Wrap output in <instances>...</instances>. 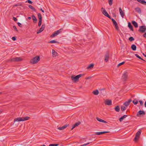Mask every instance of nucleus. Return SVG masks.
I'll use <instances>...</instances> for the list:
<instances>
[{
	"label": "nucleus",
	"instance_id": "obj_1",
	"mask_svg": "<svg viewBox=\"0 0 146 146\" xmlns=\"http://www.w3.org/2000/svg\"><path fill=\"white\" fill-rule=\"evenodd\" d=\"M83 75L82 74H80L75 76V75H72L71 76V79L72 80L73 82H78L79 80V78L82 76Z\"/></svg>",
	"mask_w": 146,
	"mask_h": 146
},
{
	"label": "nucleus",
	"instance_id": "obj_2",
	"mask_svg": "<svg viewBox=\"0 0 146 146\" xmlns=\"http://www.w3.org/2000/svg\"><path fill=\"white\" fill-rule=\"evenodd\" d=\"M30 117L28 116H26L25 117H18L15 118L14 119V121H24L29 119Z\"/></svg>",
	"mask_w": 146,
	"mask_h": 146
},
{
	"label": "nucleus",
	"instance_id": "obj_3",
	"mask_svg": "<svg viewBox=\"0 0 146 146\" xmlns=\"http://www.w3.org/2000/svg\"><path fill=\"white\" fill-rule=\"evenodd\" d=\"M40 60L39 56H36L33 58L31 60V63L32 64H36Z\"/></svg>",
	"mask_w": 146,
	"mask_h": 146
},
{
	"label": "nucleus",
	"instance_id": "obj_4",
	"mask_svg": "<svg viewBox=\"0 0 146 146\" xmlns=\"http://www.w3.org/2000/svg\"><path fill=\"white\" fill-rule=\"evenodd\" d=\"M141 130H139L137 132L136 134L135 137L134 139V140L135 141H136L138 139L141 134Z\"/></svg>",
	"mask_w": 146,
	"mask_h": 146
},
{
	"label": "nucleus",
	"instance_id": "obj_5",
	"mask_svg": "<svg viewBox=\"0 0 146 146\" xmlns=\"http://www.w3.org/2000/svg\"><path fill=\"white\" fill-rule=\"evenodd\" d=\"M128 75V73L127 71H125L124 72L122 77V79L123 81H125L127 80Z\"/></svg>",
	"mask_w": 146,
	"mask_h": 146
},
{
	"label": "nucleus",
	"instance_id": "obj_6",
	"mask_svg": "<svg viewBox=\"0 0 146 146\" xmlns=\"http://www.w3.org/2000/svg\"><path fill=\"white\" fill-rule=\"evenodd\" d=\"M61 30L62 29H60L59 30L55 31L50 36V37L51 38H53L57 36L58 34L61 32Z\"/></svg>",
	"mask_w": 146,
	"mask_h": 146
},
{
	"label": "nucleus",
	"instance_id": "obj_7",
	"mask_svg": "<svg viewBox=\"0 0 146 146\" xmlns=\"http://www.w3.org/2000/svg\"><path fill=\"white\" fill-rule=\"evenodd\" d=\"M101 11L102 12V13L106 17H108L110 19H111V17L108 14V13L106 11V10L104 8H103L102 7L101 8Z\"/></svg>",
	"mask_w": 146,
	"mask_h": 146
},
{
	"label": "nucleus",
	"instance_id": "obj_8",
	"mask_svg": "<svg viewBox=\"0 0 146 146\" xmlns=\"http://www.w3.org/2000/svg\"><path fill=\"white\" fill-rule=\"evenodd\" d=\"M146 27L145 26H142L139 27L138 31L139 32L144 33L146 31Z\"/></svg>",
	"mask_w": 146,
	"mask_h": 146
},
{
	"label": "nucleus",
	"instance_id": "obj_9",
	"mask_svg": "<svg viewBox=\"0 0 146 146\" xmlns=\"http://www.w3.org/2000/svg\"><path fill=\"white\" fill-rule=\"evenodd\" d=\"M45 27V25L44 24H43L41 28L37 32V33L39 34L42 32L44 29Z\"/></svg>",
	"mask_w": 146,
	"mask_h": 146
},
{
	"label": "nucleus",
	"instance_id": "obj_10",
	"mask_svg": "<svg viewBox=\"0 0 146 146\" xmlns=\"http://www.w3.org/2000/svg\"><path fill=\"white\" fill-rule=\"evenodd\" d=\"M145 114V112L143 111L140 110L137 114V117H140L141 115H144Z\"/></svg>",
	"mask_w": 146,
	"mask_h": 146
},
{
	"label": "nucleus",
	"instance_id": "obj_11",
	"mask_svg": "<svg viewBox=\"0 0 146 146\" xmlns=\"http://www.w3.org/2000/svg\"><path fill=\"white\" fill-rule=\"evenodd\" d=\"M105 104L106 105L111 106L112 104V102L110 100H107L105 101Z\"/></svg>",
	"mask_w": 146,
	"mask_h": 146
},
{
	"label": "nucleus",
	"instance_id": "obj_12",
	"mask_svg": "<svg viewBox=\"0 0 146 146\" xmlns=\"http://www.w3.org/2000/svg\"><path fill=\"white\" fill-rule=\"evenodd\" d=\"M21 60V58L20 57H15L12 59L11 60V61H19Z\"/></svg>",
	"mask_w": 146,
	"mask_h": 146
},
{
	"label": "nucleus",
	"instance_id": "obj_13",
	"mask_svg": "<svg viewBox=\"0 0 146 146\" xmlns=\"http://www.w3.org/2000/svg\"><path fill=\"white\" fill-rule=\"evenodd\" d=\"M69 126V124H66L62 127H60L58 128V129L60 130H63Z\"/></svg>",
	"mask_w": 146,
	"mask_h": 146
},
{
	"label": "nucleus",
	"instance_id": "obj_14",
	"mask_svg": "<svg viewBox=\"0 0 146 146\" xmlns=\"http://www.w3.org/2000/svg\"><path fill=\"white\" fill-rule=\"evenodd\" d=\"M109 54L108 52H107L105 56V61L107 62L108 61L109 58Z\"/></svg>",
	"mask_w": 146,
	"mask_h": 146
},
{
	"label": "nucleus",
	"instance_id": "obj_15",
	"mask_svg": "<svg viewBox=\"0 0 146 146\" xmlns=\"http://www.w3.org/2000/svg\"><path fill=\"white\" fill-rule=\"evenodd\" d=\"M131 100L130 99L128 101H126L124 104V105L125 107L128 106L130 104V103L131 102Z\"/></svg>",
	"mask_w": 146,
	"mask_h": 146
},
{
	"label": "nucleus",
	"instance_id": "obj_16",
	"mask_svg": "<svg viewBox=\"0 0 146 146\" xmlns=\"http://www.w3.org/2000/svg\"><path fill=\"white\" fill-rule=\"evenodd\" d=\"M119 10L121 16L122 17H123L124 16V14L121 7L119 8Z\"/></svg>",
	"mask_w": 146,
	"mask_h": 146
},
{
	"label": "nucleus",
	"instance_id": "obj_17",
	"mask_svg": "<svg viewBox=\"0 0 146 146\" xmlns=\"http://www.w3.org/2000/svg\"><path fill=\"white\" fill-rule=\"evenodd\" d=\"M96 119L98 121H99L100 122L104 123H107V122L106 121H104L103 119H102L100 118H99L98 117H97L96 118Z\"/></svg>",
	"mask_w": 146,
	"mask_h": 146
},
{
	"label": "nucleus",
	"instance_id": "obj_18",
	"mask_svg": "<svg viewBox=\"0 0 146 146\" xmlns=\"http://www.w3.org/2000/svg\"><path fill=\"white\" fill-rule=\"evenodd\" d=\"M81 123V122L80 121H78V122L76 123L74 125L72 126V128L71 129V130H72L76 126H78V125H79Z\"/></svg>",
	"mask_w": 146,
	"mask_h": 146
},
{
	"label": "nucleus",
	"instance_id": "obj_19",
	"mask_svg": "<svg viewBox=\"0 0 146 146\" xmlns=\"http://www.w3.org/2000/svg\"><path fill=\"white\" fill-rule=\"evenodd\" d=\"M94 66V64H91L88 65L87 68L88 69H91L93 68Z\"/></svg>",
	"mask_w": 146,
	"mask_h": 146
},
{
	"label": "nucleus",
	"instance_id": "obj_20",
	"mask_svg": "<svg viewBox=\"0 0 146 146\" xmlns=\"http://www.w3.org/2000/svg\"><path fill=\"white\" fill-rule=\"evenodd\" d=\"M137 1L138 2L142 4L146 5L145 4H146V1H145L144 0H137Z\"/></svg>",
	"mask_w": 146,
	"mask_h": 146
},
{
	"label": "nucleus",
	"instance_id": "obj_21",
	"mask_svg": "<svg viewBox=\"0 0 146 146\" xmlns=\"http://www.w3.org/2000/svg\"><path fill=\"white\" fill-rule=\"evenodd\" d=\"M128 27L131 31H133V27L130 22L128 23Z\"/></svg>",
	"mask_w": 146,
	"mask_h": 146
},
{
	"label": "nucleus",
	"instance_id": "obj_22",
	"mask_svg": "<svg viewBox=\"0 0 146 146\" xmlns=\"http://www.w3.org/2000/svg\"><path fill=\"white\" fill-rule=\"evenodd\" d=\"M52 53L53 57H55L57 56V53L54 50H52Z\"/></svg>",
	"mask_w": 146,
	"mask_h": 146
},
{
	"label": "nucleus",
	"instance_id": "obj_23",
	"mask_svg": "<svg viewBox=\"0 0 146 146\" xmlns=\"http://www.w3.org/2000/svg\"><path fill=\"white\" fill-rule=\"evenodd\" d=\"M132 23L135 28H137L138 27V24L135 21H133Z\"/></svg>",
	"mask_w": 146,
	"mask_h": 146
},
{
	"label": "nucleus",
	"instance_id": "obj_24",
	"mask_svg": "<svg viewBox=\"0 0 146 146\" xmlns=\"http://www.w3.org/2000/svg\"><path fill=\"white\" fill-rule=\"evenodd\" d=\"M135 11L137 12L139 14H141V9L137 7L135 8Z\"/></svg>",
	"mask_w": 146,
	"mask_h": 146
},
{
	"label": "nucleus",
	"instance_id": "obj_25",
	"mask_svg": "<svg viewBox=\"0 0 146 146\" xmlns=\"http://www.w3.org/2000/svg\"><path fill=\"white\" fill-rule=\"evenodd\" d=\"M32 19L33 20V21L34 23H36L37 22V19L36 17L34 15H32Z\"/></svg>",
	"mask_w": 146,
	"mask_h": 146
},
{
	"label": "nucleus",
	"instance_id": "obj_26",
	"mask_svg": "<svg viewBox=\"0 0 146 146\" xmlns=\"http://www.w3.org/2000/svg\"><path fill=\"white\" fill-rule=\"evenodd\" d=\"M127 116V115H124L123 116L121 117L119 119V120L120 121V122L122 121H123V119L124 118H126Z\"/></svg>",
	"mask_w": 146,
	"mask_h": 146
},
{
	"label": "nucleus",
	"instance_id": "obj_27",
	"mask_svg": "<svg viewBox=\"0 0 146 146\" xmlns=\"http://www.w3.org/2000/svg\"><path fill=\"white\" fill-rule=\"evenodd\" d=\"M131 48L133 51H135L136 49V46L135 44H132L131 46Z\"/></svg>",
	"mask_w": 146,
	"mask_h": 146
},
{
	"label": "nucleus",
	"instance_id": "obj_28",
	"mask_svg": "<svg viewBox=\"0 0 146 146\" xmlns=\"http://www.w3.org/2000/svg\"><path fill=\"white\" fill-rule=\"evenodd\" d=\"M92 93L94 95H97L99 94V92L98 90H96L94 91Z\"/></svg>",
	"mask_w": 146,
	"mask_h": 146
},
{
	"label": "nucleus",
	"instance_id": "obj_29",
	"mask_svg": "<svg viewBox=\"0 0 146 146\" xmlns=\"http://www.w3.org/2000/svg\"><path fill=\"white\" fill-rule=\"evenodd\" d=\"M115 111L117 112H119L120 110L119 106H116L115 108Z\"/></svg>",
	"mask_w": 146,
	"mask_h": 146
},
{
	"label": "nucleus",
	"instance_id": "obj_30",
	"mask_svg": "<svg viewBox=\"0 0 146 146\" xmlns=\"http://www.w3.org/2000/svg\"><path fill=\"white\" fill-rule=\"evenodd\" d=\"M38 18L39 19V20H42V17L40 13H38Z\"/></svg>",
	"mask_w": 146,
	"mask_h": 146
},
{
	"label": "nucleus",
	"instance_id": "obj_31",
	"mask_svg": "<svg viewBox=\"0 0 146 146\" xmlns=\"http://www.w3.org/2000/svg\"><path fill=\"white\" fill-rule=\"evenodd\" d=\"M58 42L57 41L54 40H52L48 42L49 43H56Z\"/></svg>",
	"mask_w": 146,
	"mask_h": 146
},
{
	"label": "nucleus",
	"instance_id": "obj_32",
	"mask_svg": "<svg viewBox=\"0 0 146 146\" xmlns=\"http://www.w3.org/2000/svg\"><path fill=\"white\" fill-rule=\"evenodd\" d=\"M126 107L124 106H121V110L122 111H124L126 109Z\"/></svg>",
	"mask_w": 146,
	"mask_h": 146
},
{
	"label": "nucleus",
	"instance_id": "obj_33",
	"mask_svg": "<svg viewBox=\"0 0 146 146\" xmlns=\"http://www.w3.org/2000/svg\"><path fill=\"white\" fill-rule=\"evenodd\" d=\"M29 8H31V9L34 10V11H36L35 9L32 5H29Z\"/></svg>",
	"mask_w": 146,
	"mask_h": 146
},
{
	"label": "nucleus",
	"instance_id": "obj_34",
	"mask_svg": "<svg viewBox=\"0 0 146 146\" xmlns=\"http://www.w3.org/2000/svg\"><path fill=\"white\" fill-rule=\"evenodd\" d=\"M133 103L135 105H136L138 103V101L136 99H135L133 101Z\"/></svg>",
	"mask_w": 146,
	"mask_h": 146
},
{
	"label": "nucleus",
	"instance_id": "obj_35",
	"mask_svg": "<svg viewBox=\"0 0 146 146\" xmlns=\"http://www.w3.org/2000/svg\"><path fill=\"white\" fill-rule=\"evenodd\" d=\"M135 55L136 56V57H137V58H139L141 59L142 60H143L144 61V60L142 58H141L140 56L138 54H135Z\"/></svg>",
	"mask_w": 146,
	"mask_h": 146
},
{
	"label": "nucleus",
	"instance_id": "obj_36",
	"mask_svg": "<svg viewBox=\"0 0 146 146\" xmlns=\"http://www.w3.org/2000/svg\"><path fill=\"white\" fill-rule=\"evenodd\" d=\"M124 63H125V62H122L120 63L117 66V67H118L119 66H121V65L124 64Z\"/></svg>",
	"mask_w": 146,
	"mask_h": 146
},
{
	"label": "nucleus",
	"instance_id": "obj_37",
	"mask_svg": "<svg viewBox=\"0 0 146 146\" xmlns=\"http://www.w3.org/2000/svg\"><path fill=\"white\" fill-rule=\"evenodd\" d=\"M108 3L110 5H111L112 4L113 0H108Z\"/></svg>",
	"mask_w": 146,
	"mask_h": 146
},
{
	"label": "nucleus",
	"instance_id": "obj_38",
	"mask_svg": "<svg viewBox=\"0 0 146 146\" xmlns=\"http://www.w3.org/2000/svg\"><path fill=\"white\" fill-rule=\"evenodd\" d=\"M103 134L102 132H96L95 133V134L96 135H100Z\"/></svg>",
	"mask_w": 146,
	"mask_h": 146
},
{
	"label": "nucleus",
	"instance_id": "obj_39",
	"mask_svg": "<svg viewBox=\"0 0 146 146\" xmlns=\"http://www.w3.org/2000/svg\"><path fill=\"white\" fill-rule=\"evenodd\" d=\"M129 40L130 41H132L133 40H134V38L133 37H130L129 38Z\"/></svg>",
	"mask_w": 146,
	"mask_h": 146
},
{
	"label": "nucleus",
	"instance_id": "obj_40",
	"mask_svg": "<svg viewBox=\"0 0 146 146\" xmlns=\"http://www.w3.org/2000/svg\"><path fill=\"white\" fill-rule=\"evenodd\" d=\"M41 23H42V20H39V22L38 23V26L39 27H40L41 25Z\"/></svg>",
	"mask_w": 146,
	"mask_h": 146
},
{
	"label": "nucleus",
	"instance_id": "obj_41",
	"mask_svg": "<svg viewBox=\"0 0 146 146\" xmlns=\"http://www.w3.org/2000/svg\"><path fill=\"white\" fill-rule=\"evenodd\" d=\"M58 145V144H50L49 145V146H57Z\"/></svg>",
	"mask_w": 146,
	"mask_h": 146
},
{
	"label": "nucleus",
	"instance_id": "obj_42",
	"mask_svg": "<svg viewBox=\"0 0 146 146\" xmlns=\"http://www.w3.org/2000/svg\"><path fill=\"white\" fill-rule=\"evenodd\" d=\"M115 29H116V30L118 31L119 30V27H118V25H115Z\"/></svg>",
	"mask_w": 146,
	"mask_h": 146
},
{
	"label": "nucleus",
	"instance_id": "obj_43",
	"mask_svg": "<svg viewBox=\"0 0 146 146\" xmlns=\"http://www.w3.org/2000/svg\"><path fill=\"white\" fill-rule=\"evenodd\" d=\"M90 143H85L84 144H83L82 145H81L80 146H85V145H87L88 144H89Z\"/></svg>",
	"mask_w": 146,
	"mask_h": 146
},
{
	"label": "nucleus",
	"instance_id": "obj_44",
	"mask_svg": "<svg viewBox=\"0 0 146 146\" xmlns=\"http://www.w3.org/2000/svg\"><path fill=\"white\" fill-rule=\"evenodd\" d=\"M13 28L14 29H15L17 32L18 31L16 27L15 26H13Z\"/></svg>",
	"mask_w": 146,
	"mask_h": 146
},
{
	"label": "nucleus",
	"instance_id": "obj_45",
	"mask_svg": "<svg viewBox=\"0 0 146 146\" xmlns=\"http://www.w3.org/2000/svg\"><path fill=\"white\" fill-rule=\"evenodd\" d=\"M139 102L140 103V104L142 106L143 104V102L141 100H140L139 101Z\"/></svg>",
	"mask_w": 146,
	"mask_h": 146
},
{
	"label": "nucleus",
	"instance_id": "obj_46",
	"mask_svg": "<svg viewBox=\"0 0 146 146\" xmlns=\"http://www.w3.org/2000/svg\"><path fill=\"white\" fill-rule=\"evenodd\" d=\"M13 19L14 20V21L15 22L17 21V19L14 17H13Z\"/></svg>",
	"mask_w": 146,
	"mask_h": 146
},
{
	"label": "nucleus",
	"instance_id": "obj_47",
	"mask_svg": "<svg viewBox=\"0 0 146 146\" xmlns=\"http://www.w3.org/2000/svg\"><path fill=\"white\" fill-rule=\"evenodd\" d=\"M113 25L115 26V25H117V22H116V21H114V22H113Z\"/></svg>",
	"mask_w": 146,
	"mask_h": 146
},
{
	"label": "nucleus",
	"instance_id": "obj_48",
	"mask_svg": "<svg viewBox=\"0 0 146 146\" xmlns=\"http://www.w3.org/2000/svg\"><path fill=\"white\" fill-rule=\"evenodd\" d=\"M17 24L20 27H22V25L21 24L19 23V22H18L17 23Z\"/></svg>",
	"mask_w": 146,
	"mask_h": 146
},
{
	"label": "nucleus",
	"instance_id": "obj_49",
	"mask_svg": "<svg viewBox=\"0 0 146 146\" xmlns=\"http://www.w3.org/2000/svg\"><path fill=\"white\" fill-rule=\"evenodd\" d=\"M12 39L14 41L16 40V38L14 36L12 37Z\"/></svg>",
	"mask_w": 146,
	"mask_h": 146
},
{
	"label": "nucleus",
	"instance_id": "obj_50",
	"mask_svg": "<svg viewBox=\"0 0 146 146\" xmlns=\"http://www.w3.org/2000/svg\"><path fill=\"white\" fill-rule=\"evenodd\" d=\"M27 1L29 3L32 4V2L30 0H28Z\"/></svg>",
	"mask_w": 146,
	"mask_h": 146
},
{
	"label": "nucleus",
	"instance_id": "obj_51",
	"mask_svg": "<svg viewBox=\"0 0 146 146\" xmlns=\"http://www.w3.org/2000/svg\"><path fill=\"white\" fill-rule=\"evenodd\" d=\"M108 132H108V131H103L102 132V133L103 134H104V133H108Z\"/></svg>",
	"mask_w": 146,
	"mask_h": 146
},
{
	"label": "nucleus",
	"instance_id": "obj_52",
	"mask_svg": "<svg viewBox=\"0 0 146 146\" xmlns=\"http://www.w3.org/2000/svg\"><path fill=\"white\" fill-rule=\"evenodd\" d=\"M108 132H108V131H103L102 132V133L103 134H104V133H108Z\"/></svg>",
	"mask_w": 146,
	"mask_h": 146
},
{
	"label": "nucleus",
	"instance_id": "obj_53",
	"mask_svg": "<svg viewBox=\"0 0 146 146\" xmlns=\"http://www.w3.org/2000/svg\"><path fill=\"white\" fill-rule=\"evenodd\" d=\"M143 36L146 38V32L143 35Z\"/></svg>",
	"mask_w": 146,
	"mask_h": 146
},
{
	"label": "nucleus",
	"instance_id": "obj_54",
	"mask_svg": "<svg viewBox=\"0 0 146 146\" xmlns=\"http://www.w3.org/2000/svg\"><path fill=\"white\" fill-rule=\"evenodd\" d=\"M111 19V20H112V22H114V21H115V20H114L113 19V18H111V19Z\"/></svg>",
	"mask_w": 146,
	"mask_h": 146
},
{
	"label": "nucleus",
	"instance_id": "obj_55",
	"mask_svg": "<svg viewBox=\"0 0 146 146\" xmlns=\"http://www.w3.org/2000/svg\"><path fill=\"white\" fill-rule=\"evenodd\" d=\"M111 19V20H112V22H114V21H115V20H114L113 19V18H111V19Z\"/></svg>",
	"mask_w": 146,
	"mask_h": 146
},
{
	"label": "nucleus",
	"instance_id": "obj_56",
	"mask_svg": "<svg viewBox=\"0 0 146 146\" xmlns=\"http://www.w3.org/2000/svg\"><path fill=\"white\" fill-rule=\"evenodd\" d=\"M91 78V77H88L86 78V79H90Z\"/></svg>",
	"mask_w": 146,
	"mask_h": 146
},
{
	"label": "nucleus",
	"instance_id": "obj_57",
	"mask_svg": "<svg viewBox=\"0 0 146 146\" xmlns=\"http://www.w3.org/2000/svg\"><path fill=\"white\" fill-rule=\"evenodd\" d=\"M40 10L43 12V13H44V10H43L42 9H41Z\"/></svg>",
	"mask_w": 146,
	"mask_h": 146
},
{
	"label": "nucleus",
	"instance_id": "obj_58",
	"mask_svg": "<svg viewBox=\"0 0 146 146\" xmlns=\"http://www.w3.org/2000/svg\"><path fill=\"white\" fill-rule=\"evenodd\" d=\"M31 19V17H28V19Z\"/></svg>",
	"mask_w": 146,
	"mask_h": 146
},
{
	"label": "nucleus",
	"instance_id": "obj_59",
	"mask_svg": "<svg viewBox=\"0 0 146 146\" xmlns=\"http://www.w3.org/2000/svg\"><path fill=\"white\" fill-rule=\"evenodd\" d=\"M145 107L146 108V101L145 102Z\"/></svg>",
	"mask_w": 146,
	"mask_h": 146
},
{
	"label": "nucleus",
	"instance_id": "obj_60",
	"mask_svg": "<svg viewBox=\"0 0 146 146\" xmlns=\"http://www.w3.org/2000/svg\"><path fill=\"white\" fill-rule=\"evenodd\" d=\"M143 55L146 58V55L145 54H143Z\"/></svg>",
	"mask_w": 146,
	"mask_h": 146
},
{
	"label": "nucleus",
	"instance_id": "obj_61",
	"mask_svg": "<svg viewBox=\"0 0 146 146\" xmlns=\"http://www.w3.org/2000/svg\"><path fill=\"white\" fill-rule=\"evenodd\" d=\"M40 146H46L45 145H41Z\"/></svg>",
	"mask_w": 146,
	"mask_h": 146
},
{
	"label": "nucleus",
	"instance_id": "obj_62",
	"mask_svg": "<svg viewBox=\"0 0 146 146\" xmlns=\"http://www.w3.org/2000/svg\"><path fill=\"white\" fill-rule=\"evenodd\" d=\"M2 94L1 92H0V95H1Z\"/></svg>",
	"mask_w": 146,
	"mask_h": 146
}]
</instances>
